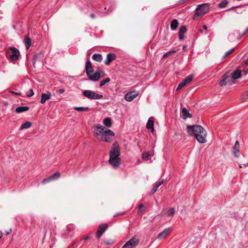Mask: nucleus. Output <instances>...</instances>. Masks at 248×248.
Listing matches in <instances>:
<instances>
[{"instance_id":"obj_1","label":"nucleus","mask_w":248,"mask_h":248,"mask_svg":"<svg viewBox=\"0 0 248 248\" xmlns=\"http://www.w3.org/2000/svg\"><path fill=\"white\" fill-rule=\"evenodd\" d=\"M94 134L99 140L110 142L115 134L111 130L98 124L94 126Z\"/></svg>"},{"instance_id":"obj_2","label":"nucleus","mask_w":248,"mask_h":248,"mask_svg":"<svg viewBox=\"0 0 248 248\" xmlns=\"http://www.w3.org/2000/svg\"><path fill=\"white\" fill-rule=\"evenodd\" d=\"M187 132L190 136H194L197 141L201 143L206 142L207 132L201 125H187Z\"/></svg>"},{"instance_id":"obj_3","label":"nucleus","mask_w":248,"mask_h":248,"mask_svg":"<svg viewBox=\"0 0 248 248\" xmlns=\"http://www.w3.org/2000/svg\"><path fill=\"white\" fill-rule=\"evenodd\" d=\"M120 149L119 143L117 141L113 143L109 152V163L114 168L118 167L121 162L120 158Z\"/></svg>"},{"instance_id":"obj_4","label":"nucleus","mask_w":248,"mask_h":248,"mask_svg":"<svg viewBox=\"0 0 248 248\" xmlns=\"http://www.w3.org/2000/svg\"><path fill=\"white\" fill-rule=\"evenodd\" d=\"M86 74L90 80L93 81L98 80L100 78L103 77L104 75V71L101 72L96 71L93 75L91 74L93 72L94 69L92 66L91 62L88 60L85 63Z\"/></svg>"},{"instance_id":"obj_5","label":"nucleus","mask_w":248,"mask_h":248,"mask_svg":"<svg viewBox=\"0 0 248 248\" xmlns=\"http://www.w3.org/2000/svg\"><path fill=\"white\" fill-rule=\"evenodd\" d=\"M232 82V72L229 71L222 76V78L219 83L220 86H226Z\"/></svg>"},{"instance_id":"obj_6","label":"nucleus","mask_w":248,"mask_h":248,"mask_svg":"<svg viewBox=\"0 0 248 248\" xmlns=\"http://www.w3.org/2000/svg\"><path fill=\"white\" fill-rule=\"evenodd\" d=\"M209 10V6L207 4L204 3L199 5L195 10V15L200 16H202L207 13Z\"/></svg>"},{"instance_id":"obj_7","label":"nucleus","mask_w":248,"mask_h":248,"mask_svg":"<svg viewBox=\"0 0 248 248\" xmlns=\"http://www.w3.org/2000/svg\"><path fill=\"white\" fill-rule=\"evenodd\" d=\"M83 95L90 99H100L103 98L102 94L96 93L90 90H85L82 93Z\"/></svg>"},{"instance_id":"obj_8","label":"nucleus","mask_w":248,"mask_h":248,"mask_svg":"<svg viewBox=\"0 0 248 248\" xmlns=\"http://www.w3.org/2000/svg\"><path fill=\"white\" fill-rule=\"evenodd\" d=\"M140 242V239L137 237H133L128 240L122 248H135Z\"/></svg>"},{"instance_id":"obj_9","label":"nucleus","mask_w":248,"mask_h":248,"mask_svg":"<svg viewBox=\"0 0 248 248\" xmlns=\"http://www.w3.org/2000/svg\"><path fill=\"white\" fill-rule=\"evenodd\" d=\"M10 50L11 51V54L9 55V52H6V57L10 58L13 61H16L20 55L19 50L15 47H11Z\"/></svg>"},{"instance_id":"obj_10","label":"nucleus","mask_w":248,"mask_h":248,"mask_svg":"<svg viewBox=\"0 0 248 248\" xmlns=\"http://www.w3.org/2000/svg\"><path fill=\"white\" fill-rule=\"evenodd\" d=\"M194 76L193 75H190L183 79L181 82L178 85L176 91H179L186 85L187 83L190 82L193 78Z\"/></svg>"},{"instance_id":"obj_11","label":"nucleus","mask_w":248,"mask_h":248,"mask_svg":"<svg viewBox=\"0 0 248 248\" xmlns=\"http://www.w3.org/2000/svg\"><path fill=\"white\" fill-rule=\"evenodd\" d=\"M108 228V224H101L98 228L96 232V237L97 239H99L103 233L107 230Z\"/></svg>"},{"instance_id":"obj_12","label":"nucleus","mask_w":248,"mask_h":248,"mask_svg":"<svg viewBox=\"0 0 248 248\" xmlns=\"http://www.w3.org/2000/svg\"><path fill=\"white\" fill-rule=\"evenodd\" d=\"M244 70V65H240L237 67V69L233 71V80L240 78L242 76Z\"/></svg>"},{"instance_id":"obj_13","label":"nucleus","mask_w":248,"mask_h":248,"mask_svg":"<svg viewBox=\"0 0 248 248\" xmlns=\"http://www.w3.org/2000/svg\"><path fill=\"white\" fill-rule=\"evenodd\" d=\"M139 95V93L132 91L127 93L124 96L125 99L127 101H131Z\"/></svg>"},{"instance_id":"obj_14","label":"nucleus","mask_w":248,"mask_h":248,"mask_svg":"<svg viewBox=\"0 0 248 248\" xmlns=\"http://www.w3.org/2000/svg\"><path fill=\"white\" fill-rule=\"evenodd\" d=\"M171 231V229L170 228H166L163 231L158 234L157 238L158 239H161L166 238L170 234Z\"/></svg>"},{"instance_id":"obj_15","label":"nucleus","mask_w":248,"mask_h":248,"mask_svg":"<svg viewBox=\"0 0 248 248\" xmlns=\"http://www.w3.org/2000/svg\"><path fill=\"white\" fill-rule=\"evenodd\" d=\"M116 58V54L113 53H108L107 55V58L104 62L106 65H108L110 62L114 60Z\"/></svg>"},{"instance_id":"obj_16","label":"nucleus","mask_w":248,"mask_h":248,"mask_svg":"<svg viewBox=\"0 0 248 248\" xmlns=\"http://www.w3.org/2000/svg\"><path fill=\"white\" fill-rule=\"evenodd\" d=\"M239 143L238 141H236L233 146V155L237 158L240 156V152L239 150Z\"/></svg>"},{"instance_id":"obj_17","label":"nucleus","mask_w":248,"mask_h":248,"mask_svg":"<svg viewBox=\"0 0 248 248\" xmlns=\"http://www.w3.org/2000/svg\"><path fill=\"white\" fill-rule=\"evenodd\" d=\"M51 96V93L47 92L46 93H43L42 94L40 103L41 104H44L46 101L50 99Z\"/></svg>"},{"instance_id":"obj_18","label":"nucleus","mask_w":248,"mask_h":248,"mask_svg":"<svg viewBox=\"0 0 248 248\" xmlns=\"http://www.w3.org/2000/svg\"><path fill=\"white\" fill-rule=\"evenodd\" d=\"M239 30H235L233 35L236 37V39L238 41L242 36H243L246 33V31H242L241 32H239Z\"/></svg>"},{"instance_id":"obj_19","label":"nucleus","mask_w":248,"mask_h":248,"mask_svg":"<svg viewBox=\"0 0 248 248\" xmlns=\"http://www.w3.org/2000/svg\"><path fill=\"white\" fill-rule=\"evenodd\" d=\"M152 118H153L150 117L149 118L147 123L146 127L148 129L151 130L152 132H153L154 123L153 120H152Z\"/></svg>"},{"instance_id":"obj_20","label":"nucleus","mask_w":248,"mask_h":248,"mask_svg":"<svg viewBox=\"0 0 248 248\" xmlns=\"http://www.w3.org/2000/svg\"><path fill=\"white\" fill-rule=\"evenodd\" d=\"M186 31V28L185 26H182L179 31V39L181 40L184 39V35Z\"/></svg>"},{"instance_id":"obj_21","label":"nucleus","mask_w":248,"mask_h":248,"mask_svg":"<svg viewBox=\"0 0 248 248\" xmlns=\"http://www.w3.org/2000/svg\"><path fill=\"white\" fill-rule=\"evenodd\" d=\"M182 115H183V118L184 119H186L187 118L191 117V114L189 112V110L186 108H184L182 109Z\"/></svg>"},{"instance_id":"obj_22","label":"nucleus","mask_w":248,"mask_h":248,"mask_svg":"<svg viewBox=\"0 0 248 248\" xmlns=\"http://www.w3.org/2000/svg\"><path fill=\"white\" fill-rule=\"evenodd\" d=\"M163 182H164L163 179H159V181L156 182L155 184V186H154V187L152 190V192L155 193V192H156V190H157L158 188L159 187V186H161L163 183Z\"/></svg>"},{"instance_id":"obj_23","label":"nucleus","mask_w":248,"mask_h":248,"mask_svg":"<svg viewBox=\"0 0 248 248\" xmlns=\"http://www.w3.org/2000/svg\"><path fill=\"white\" fill-rule=\"evenodd\" d=\"M92 59L96 62H100L103 60V57L100 54L95 53L92 56Z\"/></svg>"},{"instance_id":"obj_24","label":"nucleus","mask_w":248,"mask_h":248,"mask_svg":"<svg viewBox=\"0 0 248 248\" xmlns=\"http://www.w3.org/2000/svg\"><path fill=\"white\" fill-rule=\"evenodd\" d=\"M29 109V108L27 106H19L16 108V111L17 113H21L26 111Z\"/></svg>"},{"instance_id":"obj_25","label":"nucleus","mask_w":248,"mask_h":248,"mask_svg":"<svg viewBox=\"0 0 248 248\" xmlns=\"http://www.w3.org/2000/svg\"><path fill=\"white\" fill-rule=\"evenodd\" d=\"M103 124L107 127H110L112 125L111 120L109 117H107L103 120Z\"/></svg>"},{"instance_id":"obj_26","label":"nucleus","mask_w":248,"mask_h":248,"mask_svg":"<svg viewBox=\"0 0 248 248\" xmlns=\"http://www.w3.org/2000/svg\"><path fill=\"white\" fill-rule=\"evenodd\" d=\"M24 44L26 49H29L31 45V39L28 37H26L24 39Z\"/></svg>"},{"instance_id":"obj_27","label":"nucleus","mask_w":248,"mask_h":248,"mask_svg":"<svg viewBox=\"0 0 248 248\" xmlns=\"http://www.w3.org/2000/svg\"><path fill=\"white\" fill-rule=\"evenodd\" d=\"M241 65H244V70H243V73L246 75L248 74V58L245 62L242 64Z\"/></svg>"},{"instance_id":"obj_28","label":"nucleus","mask_w":248,"mask_h":248,"mask_svg":"<svg viewBox=\"0 0 248 248\" xmlns=\"http://www.w3.org/2000/svg\"><path fill=\"white\" fill-rule=\"evenodd\" d=\"M178 22L177 19H174L172 20L171 24H170V28L172 30H175L177 29L178 26Z\"/></svg>"},{"instance_id":"obj_29","label":"nucleus","mask_w":248,"mask_h":248,"mask_svg":"<svg viewBox=\"0 0 248 248\" xmlns=\"http://www.w3.org/2000/svg\"><path fill=\"white\" fill-rule=\"evenodd\" d=\"M31 126V123L30 122H27L23 124L20 127L19 129L22 130L24 129H28Z\"/></svg>"},{"instance_id":"obj_30","label":"nucleus","mask_w":248,"mask_h":248,"mask_svg":"<svg viewBox=\"0 0 248 248\" xmlns=\"http://www.w3.org/2000/svg\"><path fill=\"white\" fill-rule=\"evenodd\" d=\"M74 109L78 111H87L89 110L88 107H75Z\"/></svg>"},{"instance_id":"obj_31","label":"nucleus","mask_w":248,"mask_h":248,"mask_svg":"<svg viewBox=\"0 0 248 248\" xmlns=\"http://www.w3.org/2000/svg\"><path fill=\"white\" fill-rule=\"evenodd\" d=\"M228 4V1L226 0H222L218 4V7L220 8H225Z\"/></svg>"},{"instance_id":"obj_32","label":"nucleus","mask_w":248,"mask_h":248,"mask_svg":"<svg viewBox=\"0 0 248 248\" xmlns=\"http://www.w3.org/2000/svg\"><path fill=\"white\" fill-rule=\"evenodd\" d=\"M177 51H178V49H173L171 51L165 53L163 55V58H166L168 57V56H169L171 54H172V53H174Z\"/></svg>"},{"instance_id":"obj_33","label":"nucleus","mask_w":248,"mask_h":248,"mask_svg":"<svg viewBox=\"0 0 248 248\" xmlns=\"http://www.w3.org/2000/svg\"><path fill=\"white\" fill-rule=\"evenodd\" d=\"M60 176H61V174H60V172H56L50 176V177L51 178V179L53 180H55V179L59 178L60 177Z\"/></svg>"},{"instance_id":"obj_34","label":"nucleus","mask_w":248,"mask_h":248,"mask_svg":"<svg viewBox=\"0 0 248 248\" xmlns=\"http://www.w3.org/2000/svg\"><path fill=\"white\" fill-rule=\"evenodd\" d=\"M110 81V78H105L104 80H102L100 83V87H102L105 85L106 83L109 82Z\"/></svg>"},{"instance_id":"obj_35","label":"nucleus","mask_w":248,"mask_h":248,"mask_svg":"<svg viewBox=\"0 0 248 248\" xmlns=\"http://www.w3.org/2000/svg\"><path fill=\"white\" fill-rule=\"evenodd\" d=\"M150 155H151L149 152H144L142 154V158L143 160H147Z\"/></svg>"},{"instance_id":"obj_36","label":"nucleus","mask_w":248,"mask_h":248,"mask_svg":"<svg viewBox=\"0 0 248 248\" xmlns=\"http://www.w3.org/2000/svg\"><path fill=\"white\" fill-rule=\"evenodd\" d=\"M175 213V210L173 208H171L170 209L169 212L168 213V216L169 217H171L173 216Z\"/></svg>"},{"instance_id":"obj_37","label":"nucleus","mask_w":248,"mask_h":248,"mask_svg":"<svg viewBox=\"0 0 248 248\" xmlns=\"http://www.w3.org/2000/svg\"><path fill=\"white\" fill-rule=\"evenodd\" d=\"M145 209V208L143 204L141 203L139 205V212H142L144 211Z\"/></svg>"},{"instance_id":"obj_38","label":"nucleus","mask_w":248,"mask_h":248,"mask_svg":"<svg viewBox=\"0 0 248 248\" xmlns=\"http://www.w3.org/2000/svg\"><path fill=\"white\" fill-rule=\"evenodd\" d=\"M51 180H52L51 179V178H50V176H49L48 177L46 178H45L44 179L43 181H42V183L43 184H45L46 183H48Z\"/></svg>"},{"instance_id":"obj_39","label":"nucleus","mask_w":248,"mask_h":248,"mask_svg":"<svg viewBox=\"0 0 248 248\" xmlns=\"http://www.w3.org/2000/svg\"><path fill=\"white\" fill-rule=\"evenodd\" d=\"M34 94V92L32 89H30L29 93L27 94V95L29 97H31Z\"/></svg>"},{"instance_id":"obj_40","label":"nucleus","mask_w":248,"mask_h":248,"mask_svg":"<svg viewBox=\"0 0 248 248\" xmlns=\"http://www.w3.org/2000/svg\"><path fill=\"white\" fill-rule=\"evenodd\" d=\"M114 242V241L111 240H107L105 241V243L107 245H111L113 244Z\"/></svg>"},{"instance_id":"obj_41","label":"nucleus","mask_w":248,"mask_h":248,"mask_svg":"<svg viewBox=\"0 0 248 248\" xmlns=\"http://www.w3.org/2000/svg\"><path fill=\"white\" fill-rule=\"evenodd\" d=\"M232 53V48L230 49L229 51L226 52L225 53V55H224L223 58H225L228 55H229V54H231Z\"/></svg>"},{"instance_id":"obj_42","label":"nucleus","mask_w":248,"mask_h":248,"mask_svg":"<svg viewBox=\"0 0 248 248\" xmlns=\"http://www.w3.org/2000/svg\"><path fill=\"white\" fill-rule=\"evenodd\" d=\"M47 222H48L47 220H44L42 221V223L41 224L42 226H43V225L44 226V228H45L46 231L47 230L46 225V224L47 223Z\"/></svg>"},{"instance_id":"obj_43","label":"nucleus","mask_w":248,"mask_h":248,"mask_svg":"<svg viewBox=\"0 0 248 248\" xmlns=\"http://www.w3.org/2000/svg\"><path fill=\"white\" fill-rule=\"evenodd\" d=\"M64 92V90L63 89H60L59 90H58V92L60 93V94H62V93H63Z\"/></svg>"},{"instance_id":"obj_44","label":"nucleus","mask_w":248,"mask_h":248,"mask_svg":"<svg viewBox=\"0 0 248 248\" xmlns=\"http://www.w3.org/2000/svg\"><path fill=\"white\" fill-rule=\"evenodd\" d=\"M243 96H245L246 98H248V91L245 92L243 94Z\"/></svg>"},{"instance_id":"obj_45","label":"nucleus","mask_w":248,"mask_h":248,"mask_svg":"<svg viewBox=\"0 0 248 248\" xmlns=\"http://www.w3.org/2000/svg\"><path fill=\"white\" fill-rule=\"evenodd\" d=\"M11 93H12L16 94V95H21V93L15 92L14 91H12Z\"/></svg>"},{"instance_id":"obj_46","label":"nucleus","mask_w":248,"mask_h":248,"mask_svg":"<svg viewBox=\"0 0 248 248\" xmlns=\"http://www.w3.org/2000/svg\"><path fill=\"white\" fill-rule=\"evenodd\" d=\"M124 214V213H118V214H117L114 215V217H117L118 216L123 215Z\"/></svg>"},{"instance_id":"obj_47","label":"nucleus","mask_w":248,"mask_h":248,"mask_svg":"<svg viewBox=\"0 0 248 248\" xmlns=\"http://www.w3.org/2000/svg\"><path fill=\"white\" fill-rule=\"evenodd\" d=\"M90 17L92 18H95V15L94 14H91L90 15Z\"/></svg>"},{"instance_id":"obj_48","label":"nucleus","mask_w":248,"mask_h":248,"mask_svg":"<svg viewBox=\"0 0 248 248\" xmlns=\"http://www.w3.org/2000/svg\"><path fill=\"white\" fill-rule=\"evenodd\" d=\"M202 28L205 30H207V27L206 25H203L202 26Z\"/></svg>"},{"instance_id":"obj_49","label":"nucleus","mask_w":248,"mask_h":248,"mask_svg":"<svg viewBox=\"0 0 248 248\" xmlns=\"http://www.w3.org/2000/svg\"><path fill=\"white\" fill-rule=\"evenodd\" d=\"M89 239H90V237L89 236H87L84 238V240L85 241Z\"/></svg>"},{"instance_id":"obj_50","label":"nucleus","mask_w":248,"mask_h":248,"mask_svg":"<svg viewBox=\"0 0 248 248\" xmlns=\"http://www.w3.org/2000/svg\"><path fill=\"white\" fill-rule=\"evenodd\" d=\"M12 232V229H10L9 232H6V234H9L10 232Z\"/></svg>"},{"instance_id":"obj_51","label":"nucleus","mask_w":248,"mask_h":248,"mask_svg":"<svg viewBox=\"0 0 248 248\" xmlns=\"http://www.w3.org/2000/svg\"><path fill=\"white\" fill-rule=\"evenodd\" d=\"M186 46H183V49L184 50H186Z\"/></svg>"},{"instance_id":"obj_52","label":"nucleus","mask_w":248,"mask_h":248,"mask_svg":"<svg viewBox=\"0 0 248 248\" xmlns=\"http://www.w3.org/2000/svg\"><path fill=\"white\" fill-rule=\"evenodd\" d=\"M2 236V233L1 232H0V239L1 238Z\"/></svg>"},{"instance_id":"obj_53","label":"nucleus","mask_w":248,"mask_h":248,"mask_svg":"<svg viewBox=\"0 0 248 248\" xmlns=\"http://www.w3.org/2000/svg\"><path fill=\"white\" fill-rule=\"evenodd\" d=\"M232 10V8H230V9L228 10V11H230V10Z\"/></svg>"},{"instance_id":"obj_54","label":"nucleus","mask_w":248,"mask_h":248,"mask_svg":"<svg viewBox=\"0 0 248 248\" xmlns=\"http://www.w3.org/2000/svg\"><path fill=\"white\" fill-rule=\"evenodd\" d=\"M74 243H72V245H71V246H70L69 247H71L72 246H73V245H74Z\"/></svg>"},{"instance_id":"obj_55","label":"nucleus","mask_w":248,"mask_h":248,"mask_svg":"<svg viewBox=\"0 0 248 248\" xmlns=\"http://www.w3.org/2000/svg\"><path fill=\"white\" fill-rule=\"evenodd\" d=\"M239 167H240V168H242V166H240V165H239Z\"/></svg>"},{"instance_id":"obj_56","label":"nucleus","mask_w":248,"mask_h":248,"mask_svg":"<svg viewBox=\"0 0 248 248\" xmlns=\"http://www.w3.org/2000/svg\"><path fill=\"white\" fill-rule=\"evenodd\" d=\"M70 248V247H69V248Z\"/></svg>"}]
</instances>
